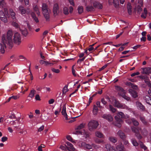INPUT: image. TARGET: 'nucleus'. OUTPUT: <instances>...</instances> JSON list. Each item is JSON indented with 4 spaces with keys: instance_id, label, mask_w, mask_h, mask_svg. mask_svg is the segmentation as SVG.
I'll use <instances>...</instances> for the list:
<instances>
[{
    "instance_id": "nucleus-1",
    "label": "nucleus",
    "mask_w": 151,
    "mask_h": 151,
    "mask_svg": "<svg viewBox=\"0 0 151 151\" xmlns=\"http://www.w3.org/2000/svg\"><path fill=\"white\" fill-rule=\"evenodd\" d=\"M13 33L11 30H9L6 35H3L2 36V43H0L1 52L2 54L5 52L4 48L6 47V44L9 45L10 49L12 48L13 46L12 39Z\"/></svg>"
},
{
    "instance_id": "nucleus-2",
    "label": "nucleus",
    "mask_w": 151,
    "mask_h": 151,
    "mask_svg": "<svg viewBox=\"0 0 151 151\" xmlns=\"http://www.w3.org/2000/svg\"><path fill=\"white\" fill-rule=\"evenodd\" d=\"M115 118L116 121L115 123V125L119 127L121 126V123L123 121L122 119L126 118L125 115L122 112H119L117 114V115L115 116Z\"/></svg>"
},
{
    "instance_id": "nucleus-3",
    "label": "nucleus",
    "mask_w": 151,
    "mask_h": 151,
    "mask_svg": "<svg viewBox=\"0 0 151 151\" xmlns=\"http://www.w3.org/2000/svg\"><path fill=\"white\" fill-rule=\"evenodd\" d=\"M42 11L43 16L47 21L50 20V10L48 8L47 5L45 3L42 4Z\"/></svg>"
},
{
    "instance_id": "nucleus-4",
    "label": "nucleus",
    "mask_w": 151,
    "mask_h": 151,
    "mask_svg": "<svg viewBox=\"0 0 151 151\" xmlns=\"http://www.w3.org/2000/svg\"><path fill=\"white\" fill-rule=\"evenodd\" d=\"M106 98L107 99H108L109 101L111 102V104H113L114 106L118 108H125L126 107L125 105L120 103L119 101L116 100V99H114L113 102H112L109 97H107Z\"/></svg>"
},
{
    "instance_id": "nucleus-5",
    "label": "nucleus",
    "mask_w": 151,
    "mask_h": 151,
    "mask_svg": "<svg viewBox=\"0 0 151 151\" xmlns=\"http://www.w3.org/2000/svg\"><path fill=\"white\" fill-rule=\"evenodd\" d=\"M88 127L90 130L96 129L99 125L98 122L94 120H91L88 124Z\"/></svg>"
},
{
    "instance_id": "nucleus-6",
    "label": "nucleus",
    "mask_w": 151,
    "mask_h": 151,
    "mask_svg": "<svg viewBox=\"0 0 151 151\" xmlns=\"http://www.w3.org/2000/svg\"><path fill=\"white\" fill-rule=\"evenodd\" d=\"M19 12L22 14L23 15L27 14L29 15L31 10H30L29 9H25L22 6H20L18 8Z\"/></svg>"
},
{
    "instance_id": "nucleus-7",
    "label": "nucleus",
    "mask_w": 151,
    "mask_h": 151,
    "mask_svg": "<svg viewBox=\"0 0 151 151\" xmlns=\"http://www.w3.org/2000/svg\"><path fill=\"white\" fill-rule=\"evenodd\" d=\"M132 129L133 132L135 133V136L139 139H141L142 138V136L139 133L140 131H141V129L139 127H133L132 128Z\"/></svg>"
},
{
    "instance_id": "nucleus-8",
    "label": "nucleus",
    "mask_w": 151,
    "mask_h": 151,
    "mask_svg": "<svg viewBox=\"0 0 151 151\" xmlns=\"http://www.w3.org/2000/svg\"><path fill=\"white\" fill-rule=\"evenodd\" d=\"M13 40L14 42L16 44L19 45L21 42V38L20 34L17 32L15 33L14 36Z\"/></svg>"
},
{
    "instance_id": "nucleus-9",
    "label": "nucleus",
    "mask_w": 151,
    "mask_h": 151,
    "mask_svg": "<svg viewBox=\"0 0 151 151\" xmlns=\"http://www.w3.org/2000/svg\"><path fill=\"white\" fill-rule=\"evenodd\" d=\"M59 6L57 3L55 4L53 6V12L54 15L56 16L58 15L59 13Z\"/></svg>"
},
{
    "instance_id": "nucleus-10",
    "label": "nucleus",
    "mask_w": 151,
    "mask_h": 151,
    "mask_svg": "<svg viewBox=\"0 0 151 151\" xmlns=\"http://www.w3.org/2000/svg\"><path fill=\"white\" fill-rule=\"evenodd\" d=\"M2 11H0V19L1 21L4 23L7 22V17Z\"/></svg>"
},
{
    "instance_id": "nucleus-11",
    "label": "nucleus",
    "mask_w": 151,
    "mask_h": 151,
    "mask_svg": "<svg viewBox=\"0 0 151 151\" xmlns=\"http://www.w3.org/2000/svg\"><path fill=\"white\" fill-rule=\"evenodd\" d=\"M138 3V5L135 7V9L137 11L138 14H140L142 10L141 7L143 5V3L142 1H139Z\"/></svg>"
},
{
    "instance_id": "nucleus-12",
    "label": "nucleus",
    "mask_w": 151,
    "mask_h": 151,
    "mask_svg": "<svg viewBox=\"0 0 151 151\" xmlns=\"http://www.w3.org/2000/svg\"><path fill=\"white\" fill-rule=\"evenodd\" d=\"M117 134L122 140H124L126 137V136L122 130H119L117 133Z\"/></svg>"
},
{
    "instance_id": "nucleus-13",
    "label": "nucleus",
    "mask_w": 151,
    "mask_h": 151,
    "mask_svg": "<svg viewBox=\"0 0 151 151\" xmlns=\"http://www.w3.org/2000/svg\"><path fill=\"white\" fill-rule=\"evenodd\" d=\"M143 70V73L147 75H149L151 74V67H147L142 68Z\"/></svg>"
},
{
    "instance_id": "nucleus-14",
    "label": "nucleus",
    "mask_w": 151,
    "mask_h": 151,
    "mask_svg": "<svg viewBox=\"0 0 151 151\" xmlns=\"http://www.w3.org/2000/svg\"><path fill=\"white\" fill-rule=\"evenodd\" d=\"M93 6L95 8H98L99 9H101L103 8L102 4L99 2L95 1L93 3Z\"/></svg>"
},
{
    "instance_id": "nucleus-15",
    "label": "nucleus",
    "mask_w": 151,
    "mask_h": 151,
    "mask_svg": "<svg viewBox=\"0 0 151 151\" xmlns=\"http://www.w3.org/2000/svg\"><path fill=\"white\" fill-rule=\"evenodd\" d=\"M128 91L129 93L133 97L136 98L137 97V93L136 91L132 89H129Z\"/></svg>"
},
{
    "instance_id": "nucleus-16",
    "label": "nucleus",
    "mask_w": 151,
    "mask_h": 151,
    "mask_svg": "<svg viewBox=\"0 0 151 151\" xmlns=\"http://www.w3.org/2000/svg\"><path fill=\"white\" fill-rule=\"evenodd\" d=\"M93 145H94L92 144V145L89 144H87L85 142H82L81 143V145L82 147L88 150L91 149L92 147V146Z\"/></svg>"
},
{
    "instance_id": "nucleus-17",
    "label": "nucleus",
    "mask_w": 151,
    "mask_h": 151,
    "mask_svg": "<svg viewBox=\"0 0 151 151\" xmlns=\"http://www.w3.org/2000/svg\"><path fill=\"white\" fill-rule=\"evenodd\" d=\"M9 14L10 15V17H11L13 20L15 21V20H16L15 16V13L12 9H9Z\"/></svg>"
},
{
    "instance_id": "nucleus-18",
    "label": "nucleus",
    "mask_w": 151,
    "mask_h": 151,
    "mask_svg": "<svg viewBox=\"0 0 151 151\" xmlns=\"http://www.w3.org/2000/svg\"><path fill=\"white\" fill-rule=\"evenodd\" d=\"M124 145L121 144L117 145L116 147V150H115V151H124Z\"/></svg>"
},
{
    "instance_id": "nucleus-19",
    "label": "nucleus",
    "mask_w": 151,
    "mask_h": 151,
    "mask_svg": "<svg viewBox=\"0 0 151 151\" xmlns=\"http://www.w3.org/2000/svg\"><path fill=\"white\" fill-rule=\"evenodd\" d=\"M29 15H31V17H32V18L34 20L36 23H37L39 22L38 18L36 16V15L34 12L31 11Z\"/></svg>"
},
{
    "instance_id": "nucleus-20",
    "label": "nucleus",
    "mask_w": 151,
    "mask_h": 151,
    "mask_svg": "<svg viewBox=\"0 0 151 151\" xmlns=\"http://www.w3.org/2000/svg\"><path fill=\"white\" fill-rule=\"evenodd\" d=\"M116 89L120 92H121L123 94V96H125V97H126L124 95L125 91L124 89L119 86H115Z\"/></svg>"
},
{
    "instance_id": "nucleus-21",
    "label": "nucleus",
    "mask_w": 151,
    "mask_h": 151,
    "mask_svg": "<svg viewBox=\"0 0 151 151\" xmlns=\"http://www.w3.org/2000/svg\"><path fill=\"white\" fill-rule=\"evenodd\" d=\"M102 117L110 122L113 120V118L111 115L104 114L102 116Z\"/></svg>"
},
{
    "instance_id": "nucleus-22",
    "label": "nucleus",
    "mask_w": 151,
    "mask_h": 151,
    "mask_svg": "<svg viewBox=\"0 0 151 151\" xmlns=\"http://www.w3.org/2000/svg\"><path fill=\"white\" fill-rule=\"evenodd\" d=\"M127 85L129 86L130 87L134 89H137V86L133 83L128 82L127 83Z\"/></svg>"
},
{
    "instance_id": "nucleus-23",
    "label": "nucleus",
    "mask_w": 151,
    "mask_h": 151,
    "mask_svg": "<svg viewBox=\"0 0 151 151\" xmlns=\"http://www.w3.org/2000/svg\"><path fill=\"white\" fill-rule=\"evenodd\" d=\"M66 144L68 146V148L69 150H70L73 151L75 150V149L73 145L71 143L68 142H66Z\"/></svg>"
},
{
    "instance_id": "nucleus-24",
    "label": "nucleus",
    "mask_w": 151,
    "mask_h": 151,
    "mask_svg": "<svg viewBox=\"0 0 151 151\" xmlns=\"http://www.w3.org/2000/svg\"><path fill=\"white\" fill-rule=\"evenodd\" d=\"M136 104L137 106L139 107L140 110H141L142 111H144L145 110V107L141 103L137 101L136 102Z\"/></svg>"
},
{
    "instance_id": "nucleus-25",
    "label": "nucleus",
    "mask_w": 151,
    "mask_h": 151,
    "mask_svg": "<svg viewBox=\"0 0 151 151\" xmlns=\"http://www.w3.org/2000/svg\"><path fill=\"white\" fill-rule=\"evenodd\" d=\"M86 10L88 12L94 11L95 10L94 6H88L86 7Z\"/></svg>"
},
{
    "instance_id": "nucleus-26",
    "label": "nucleus",
    "mask_w": 151,
    "mask_h": 151,
    "mask_svg": "<svg viewBox=\"0 0 151 151\" xmlns=\"http://www.w3.org/2000/svg\"><path fill=\"white\" fill-rule=\"evenodd\" d=\"M147 12L146 8H145L144 10V12L142 13L141 15V17L145 19L147 15Z\"/></svg>"
},
{
    "instance_id": "nucleus-27",
    "label": "nucleus",
    "mask_w": 151,
    "mask_h": 151,
    "mask_svg": "<svg viewBox=\"0 0 151 151\" xmlns=\"http://www.w3.org/2000/svg\"><path fill=\"white\" fill-rule=\"evenodd\" d=\"M144 99L147 104L151 105V98L149 96H146Z\"/></svg>"
},
{
    "instance_id": "nucleus-28",
    "label": "nucleus",
    "mask_w": 151,
    "mask_h": 151,
    "mask_svg": "<svg viewBox=\"0 0 151 151\" xmlns=\"http://www.w3.org/2000/svg\"><path fill=\"white\" fill-rule=\"evenodd\" d=\"M98 109L97 106L94 105L93 106V112L94 115H96L97 114Z\"/></svg>"
},
{
    "instance_id": "nucleus-29",
    "label": "nucleus",
    "mask_w": 151,
    "mask_h": 151,
    "mask_svg": "<svg viewBox=\"0 0 151 151\" xmlns=\"http://www.w3.org/2000/svg\"><path fill=\"white\" fill-rule=\"evenodd\" d=\"M21 31L22 35L25 37H26L28 34L27 29L26 28L21 29Z\"/></svg>"
},
{
    "instance_id": "nucleus-30",
    "label": "nucleus",
    "mask_w": 151,
    "mask_h": 151,
    "mask_svg": "<svg viewBox=\"0 0 151 151\" xmlns=\"http://www.w3.org/2000/svg\"><path fill=\"white\" fill-rule=\"evenodd\" d=\"M95 135L96 136L100 138H103L104 135L100 132L99 131H96L95 132Z\"/></svg>"
},
{
    "instance_id": "nucleus-31",
    "label": "nucleus",
    "mask_w": 151,
    "mask_h": 151,
    "mask_svg": "<svg viewBox=\"0 0 151 151\" xmlns=\"http://www.w3.org/2000/svg\"><path fill=\"white\" fill-rule=\"evenodd\" d=\"M33 9L34 11L35 12L37 15L39 16L40 15V12L39 10L38 6L37 5H35V6H34L33 7Z\"/></svg>"
},
{
    "instance_id": "nucleus-32",
    "label": "nucleus",
    "mask_w": 151,
    "mask_h": 151,
    "mask_svg": "<svg viewBox=\"0 0 151 151\" xmlns=\"http://www.w3.org/2000/svg\"><path fill=\"white\" fill-rule=\"evenodd\" d=\"M63 13L65 15H68L69 14V9L67 7H65L63 8Z\"/></svg>"
},
{
    "instance_id": "nucleus-33",
    "label": "nucleus",
    "mask_w": 151,
    "mask_h": 151,
    "mask_svg": "<svg viewBox=\"0 0 151 151\" xmlns=\"http://www.w3.org/2000/svg\"><path fill=\"white\" fill-rule=\"evenodd\" d=\"M140 119L142 122L145 125H147V122L145 119V117L144 116H140Z\"/></svg>"
},
{
    "instance_id": "nucleus-34",
    "label": "nucleus",
    "mask_w": 151,
    "mask_h": 151,
    "mask_svg": "<svg viewBox=\"0 0 151 151\" xmlns=\"http://www.w3.org/2000/svg\"><path fill=\"white\" fill-rule=\"evenodd\" d=\"M109 110L113 113H114L116 111V109L114 108L113 106L111 105H109Z\"/></svg>"
},
{
    "instance_id": "nucleus-35",
    "label": "nucleus",
    "mask_w": 151,
    "mask_h": 151,
    "mask_svg": "<svg viewBox=\"0 0 151 151\" xmlns=\"http://www.w3.org/2000/svg\"><path fill=\"white\" fill-rule=\"evenodd\" d=\"M113 4L116 8H118L119 6V1L118 0H113Z\"/></svg>"
},
{
    "instance_id": "nucleus-36",
    "label": "nucleus",
    "mask_w": 151,
    "mask_h": 151,
    "mask_svg": "<svg viewBox=\"0 0 151 151\" xmlns=\"http://www.w3.org/2000/svg\"><path fill=\"white\" fill-rule=\"evenodd\" d=\"M78 13L79 14H81L83 12V7L82 6H78Z\"/></svg>"
},
{
    "instance_id": "nucleus-37",
    "label": "nucleus",
    "mask_w": 151,
    "mask_h": 151,
    "mask_svg": "<svg viewBox=\"0 0 151 151\" xmlns=\"http://www.w3.org/2000/svg\"><path fill=\"white\" fill-rule=\"evenodd\" d=\"M106 147L108 151H115V150L113 149L112 147H111L109 144L106 145Z\"/></svg>"
},
{
    "instance_id": "nucleus-38",
    "label": "nucleus",
    "mask_w": 151,
    "mask_h": 151,
    "mask_svg": "<svg viewBox=\"0 0 151 151\" xmlns=\"http://www.w3.org/2000/svg\"><path fill=\"white\" fill-rule=\"evenodd\" d=\"M62 114L63 115L66 114L67 113L66 112V108L65 106V104H64L63 106L62 110L61 112Z\"/></svg>"
},
{
    "instance_id": "nucleus-39",
    "label": "nucleus",
    "mask_w": 151,
    "mask_h": 151,
    "mask_svg": "<svg viewBox=\"0 0 151 151\" xmlns=\"http://www.w3.org/2000/svg\"><path fill=\"white\" fill-rule=\"evenodd\" d=\"M109 139L110 141L113 143H115L117 141V139L115 137H109Z\"/></svg>"
},
{
    "instance_id": "nucleus-40",
    "label": "nucleus",
    "mask_w": 151,
    "mask_h": 151,
    "mask_svg": "<svg viewBox=\"0 0 151 151\" xmlns=\"http://www.w3.org/2000/svg\"><path fill=\"white\" fill-rule=\"evenodd\" d=\"M36 91L34 90H32L30 92L29 94V96L31 98H32L34 96Z\"/></svg>"
},
{
    "instance_id": "nucleus-41",
    "label": "nucleus",
    "mask_w": 151,
    "mask_h": 151,
    "mask_svg": "<svg viewBox=\"0 0 151 151\" xmlns=\"http://www.w3.org/2000/svg\"><path fill=\"white\" fill-rule=\"evenodd\" d=\"M85 126V124L83 123L81 124L77 127L76 129L80 130L84 128Z\"/></svg>"
},
{
    "instance_id": "nucleus-42",
    "label": "nucleus",
    "mask_w": 151,
    "mask_h": 151,
    "mask_svg": "<svg viewBox=\"0 0 151 151\" xmlns=\"http://www.w3.org/2000/svg\"><path fill=\"white\" fill-rule=\"evenodd\" d=\"M131 121L134 125L137 126L139 125V122L134 118L131 119Z\"/></svg>"
},
{
    "instance_id": "nucleus-43",
    "label": "nucleus",
    "mask_w": 151,
    "mask_h": 151,
    "mask_svg": "<svg viewBox=\"0 0 151 151\" xmlns=\"http://www.w3.org/2000/svg\"><path fill=\"white\" fill-rule=\"evenodd\" d=\"M4 11L5 14L6 15L7 17H10V15L9 14V11H8V9L7 8H4Z\"/></svg>"
},
{
    "instance_id": "nucleus-44",
    "label": "nucleus",
    "mask_w": 151,
    "mask_h": 151,
    "mask_svg": "<svg viewBox=\"0 0 151 151\" xmlns=\"http://www.w3.org/2000/svg\"><path fill=\"white\" fill-rule=\"evenodd\" d=\"M131 142L134 146H137L138 145V142L134 139H132L131 140Z\"/></svg>"
},
{
    "instance_id": "nucleus-45",
    "label": "nucleus",
    "mask_w": 151,
    "mask_h": 151,
    "mask_svg": "<svg viewBox=\"0 0 151 151\" xmlns=\"http://www.w3.org/2000/svg\"><path fill=\"white\" fill-rule=\"evenodd\" d=\"M142 133L144 136H146L147 135L148 132L147 130L145 129H144L141 131Z\"/></svg>"
},
{
    "instance_id": "nucleus-46",
    "label": "nucleus",
    "mask_w": 151,
    "mask_h": 151,
    "mask_svg": "<svg viewBox=\"0 0 151 151\" xmlns=\"http://www.w3.org/2000/svg\"><path fill=\"white\" fill-rule=\"evenodd\" d=\"M68 91V86L67 85L65 86L63 90V94L65 93Z\"/></svg>"
},
{
    "instance_id": "nucleus-47",
    "label": "nucleus",
    "mask_w": 151,
    "mask_h": 151,
    "mask_svg": "<svg viewBox=\"0 0 151 151\" xmlns=\"http://www.w3.org/2000/svg\"><path fill=\"white\" fill-rule=\"evenodd\" d=\"M139 145L141 147L145 150H146L147 149V147H146L143 144V142H140L139 143Z\"/></svg>"
},
{
    "instance_id": "nucleus-48",
    "label": "nucleus",
    "mask_w": 151,
    "mask_h": 151,
    "mask_svg": "<svg viewBox=\"0 0 151 151\" xmlns=\"http://www.w3.org/2000/svg\"><path fill=\"white\" fill-rule=\"evenodd\" d=\"M5 3L4 0H0V6L3 8L5 6Z\"/></svg>"
},
{
    "instance_id": "nucleus-49",
    "label": "nucleus",
    "mask_w": 151,
    "mask_h": 151,
    "mask_svg": "<svg viewBox=\"0 0 151 151\" xmlns=\"http://www.w3.org/2000/svg\"><path fill=\"white\" fill-rule=\"evenodd\" d=\"M15 21L16 20H15V21L13 20V21L12 22V24L16 28H18L19 27V24L18 23H17Z\"/></svg>"
},
{
    "instance_id": "nucleus-50",
    "label": "nucleus",
    "mask_w": 151,
    "mask_h": 151,
    "mask_svg": "<svg viewBox=\"0 0 151 151\" xmlns=\"http://www.w3.org/2000/svg\"><path fill=\"white\" fill-rule=\"evenodd\" d=\"M127 8L128 13L129 14H131L132 13V11L131 6L128 4Z\"/></svg>"
},
{
    "instance_id": "nucleus-51",
    "label": "nucleus",
    "mask_w": 151,
    "mask_h": 151,
    "mask_svg": "<svg viewBox=\"0 0 151 151\" xmlns=\"http://www.w3.org/2000/svg\"><path fill=\"white\" fill-rule=\"evenodd\" d=\"M52 71L55 73H59L60 72V70L58 69H55L54 68H52L51 69Z\"/></svg>"
},
{
    "instance_id": "nucleus-52",
    "label": "nucleus",
    "mask_w": 151,
    "mask_h": 151,
    "mask_svg": "<svg viewBox=\"0 0 151 151\" xmlns=\"http://www.w3.org/2000/svg\"><path fill=\"white\" fill-rule=\"evenodd\" d=\"M10 118L11 119H17L15 115L14 114H12L11 115L9 116L8 117H7V118Z\"/></svg>"
},
{
    "instance_id": "nucleus-53",
    "label": "nucleus",
    "mask_w": 151,
    "mask_h": 151,
    "mask_svg": "<svg viewBox=\"0 0 151 151\" xmlns=\"http://www.w3.org/2000/svg\"><path fill=\"white\" fill-rule=\"evenodd\" d=\"M144 81L145 83L148 85L150 83V79L148 77L145 80H144Z\"/></svg>"
},
{
    "instance_id": "nucleus-54",
    "label": "nucleus",
    "mask_w": 151,
    "mask_h": 151,
    "mask_svg": "<svg viewBox=\"0 0 151 151\" xmlns=\"http://www.w3.org/2000/svg\"><path fill=\"white\" fill-rule=\"evenodd\" d=\"M148 86L150 88L148 92L150 95L151 96V83H150L148 85Z\"/></svg>"
},
{
    "instance_id": "nucleus-55",
    "label": "nucleus",
    "mask_w": 151,
    "mask_h": 151,
    "mask_svg": "<svg viewBox=\"0 0 151 151\" xmlns=\"http://www.w3.org/2000/svg\"><path fill=\"white\" fill-rule=\"evenodd\" d=\"M86 58V57H84L81 59H78L77 61V63H79L80 62L81 63V62L83 61Z\"/></svg>"
},
{
    "instance_id": "nucleus-56",
    "label": "nucleus",
    "mask_w": 151,
    "mask_h": 151,
    "mask_svg": "<svg viewBox=\"0 0 151 151\" xmlns=\"http://www.w3.org/2000/svg\"><path fill=\"white\" fill-rule=\"evenodd\" d=\"M96 106L99 108H102V106L100 105V102L98 101L96 103Z\"/></svg>"
},
{
    "instance_id": "nucleus-57",
    "label": "nucleus",
    "mask_w": 151,
    "mask_h": 151,
    "mask_svg": "<svg viewBox=\"0 0 151 151\" xmlns=\"http://www.w3.org/2000/svg\"><path fill=\"white\" fill-rule=\"evenodd\" d=\"M67 139L69 141L72 142L73 139L70 135H68L66 137Z\"/></svg>"
},
{
    "instance_id": "nucleus-58",
    "label": "nucleus",
    "mask_w": 151,
    "mask_h": 151,
    "mask_svg": "<svg viewBox=\"0 0 151 151\" xmlns=\"http://www.w3.org/2000/svg\"><path fill=\"white\" fill-rule=\"evenodd\" d=\"M25 89L24 90V87L22 86L21 87V89L22 90V91L23 90H24V91L23 92V93H24L25 92L27 91L28 90V88L27 87H25Z\"/></svg>"
},
{
    "instance_id": "nucleus-59",
    "label": "nucleus",
    "mask_w": 151,
    "mask_h": 151,
    "mask_svg": "<svg viewBox=\"0 0 151 151\" xmlns=\"http://www.w3.org/2000/svg\"><path fill=\"white\" fill-rule=\"evenodd\" d=\"M140 40L141 42H145L146 40V37H142L140 39Z\"/></svg>"
},
{
    "instance_id": "nucleus-60",
    "label": "nucleus",
    "mask_w": 151,
    "mask_h": 151,
    "mask_svg": "<svg viewBox=\"0 0 151 151\" xmlns=\"http://www.w3.org/2000/svg\"><path fill=\"white\" fill-rule=\"evenodd\" d=\"M139 74H140L138 72H137L134 73L132 74L131 75V76L132 77H133L136 75H139Z\"/></svg>"
},
{
    "instance_id": "nucleus-61",
    "label": "nucleus",
    "mask_w": 151,
    "mask_h": 151,
    "mask_svg": "<svg viewBox=\"0 0 151 151\" xmlns=\"http://www.w3.org/2000/svg\"><path fill=\"white\" fill-rule=\"evenodd\" d=\"M8 138L6 137H3L1 138V141L3 142H4L7 141Z\"/></svg>"
},
{
    "instance_id": "nucleus-62",
    "label": "nucleus",
    "mask_w": 151,
    "mask_h": 151,
    "mask_svg": "<svg viewBox=\"0 0 151 151\" xmlns=\"http://www.w3.org/2000/svg\"><path fill=\"white\" fill-rule=\"evenodd\" d=\"M35 99L36 100L40 101V99L39 94H37L35 96Z\"/></svg>"
},
{
    "instance_id": "nucleus-63",
    "label": "nucleus",
    "mask_w": 151,
    "mask_h": 151,
    "mask_svg": "<svg viewBox=\"0 0 151 151\" xmlns=\"http://www.w3.org/2000/svg\"><path fill=\"white\" fill-rule=\"evenodd\" d=\"M107 65L106 64L103 66V67H102L101 68H100L99 70V71H101L102 70H104V69L107 66Z\"/></svg>"
},
{
    "instance_id": "nucleus-64",
    "label": "nucleus",
    "mask_w": 151,
    "mask_h": 151,
    "mask_svg": "<svg viewBox=\"0 0 151 151\" xmlns=\"http://www.w3.org/2000/svg\"><path fill=\"white\" fill-rule=\"evenodd\" d=\"M141 45H137L136 46H135L134 47H133L132 48L134 49V50H136L139 47H140L141 46Z\"/></svg>"
}]
</instances>
